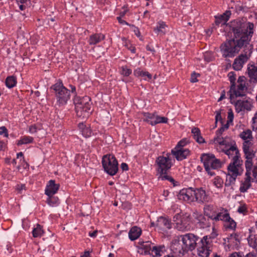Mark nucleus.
Returning a JSON list of instances; mask_svg holds the SVG:
<instances>
[{
    "mask_svg": "<svg viewBox=\"0 0 257 257\" xmlns=\"http://www.w3.org/2000/svg\"><path fill=\"white\" fill-rule=\"evenodd\" d=\"M251 45L249 43L247 36H244L242 38H236L226 41L222 44L220 47V51L222 56L224 58H232L234 57L241 49H245L247 45Z\"/></svg>",
    "mask_w": 257,
    "mask_h": 257,
    "instance_id": "f257e3e1",
    "label": "nucleus"
},
{
    "mask_svg": "<svg viewBox=\"0 0 257 257\" xmlns=\"http://www.w3.org/2000/svg\"><path fill=\"white\" fill-rule=\"evenodd\" d=\"M231 27L235 37L242 38L246 36L248 37L249 42H250L253 33V23L247 22L245 19H237L231 23Z\"/></svg>",
    "mask_w": 257,
    "mask_h": 257,
    "instance_id": "f03ea898",
    "label": "nucleus"
},
{
    "mask_svg": "<svg viewBox=\"0 0 257 257\" xmlns=\"http://www.w3.org/2000/svg\"><path fill=\"white\" fill-rule=\"evenodd\" d=\"M156 163L157 165V170L159 174V179L162 180H168L174 183V179L168 175V172L173 165L171 155L167 154L166 156L158 157Z\"/></svg>",
    "mask_w": 257,
    "mask_h": 257,
    "instance_id": "7ed1b4c3",
    "label": "nucleus"
},
{
    "mask_svg": "<svg viewBox=\"0 0 257 257\" xmlns=\"http://www.w3.org/2000/svg\"><path fill=\"white\" fill-rule=\"evenodd\" d=\"M182 244L175 243L173 249L179 256L183 255L188 250H193L196 245L198 237L192 233H187L181 236Z\"/></svg>",
    "mask_w": 257,
    "mask_h": 257,
    "instance_id": "20e7f679",
    "label": "nucleus"
},
{
    "mask_svg": "<svg viewBox=\"0 0 257 257\" xmlns=\"http://www.w3.org/2000/svg\"><path fill=\"white\" fill-rule=\"evenodd\" d=\"M242 161L241 159L234 160L230 162L227 167V174L225 186H229L235 183L237 176L241 175L243 172Z\"/></svg>",
    "mask_w": 257,
    "mask_h": 257,
    "instance_id": "39448f33",
    "label": "nucleus"
},
{
    "mask_svg": "<svg viewBox=\"0 0 257 257\" xmlns=\"http://www.w3.org/2000/svg\"><path fill=\"white\" fill-rule=\"evenodd\" d=\"M75 110L77 116L86 118L91 112L90 98L85 96L82 98L76 97L74 100Z\"/></svg>",
    "mask_w": 257,
    "mask_h": 257,
    "instance_id": "423d86ee",
    "label": "nucleus"
},
{
    "mask_svg": "<svg viewBox=\"0 0 257 257\" xmlns=\"http://www.w3.org/2000/svg\"><path fill=\"white\" fill-rule=\"evenodd\" d=\"M55 94L56 105L61 107L66 105L70 98V91L63 86L62 82L59 81L51 87Z\"/></svg>",
    "mask_w": 257,
    "mask_h": 257,
    "instance_id": "0eeeda50",
    "label": "nucleus"
},
{
    "mask_svg": "<svg viewBox=\"0 0 257 257\" xmlns=\"http://www.w3.org/2000/svg\"><path fill=\"white\" fill-rule=\"evenodd\" d=\"M201 161L203 163L204 168L208 174L210 176H213L215 173L211 171V169H217L222 166V162L216 159L214 155L204 154L201 156Z\"/></svg>",
    "mask_w": 257,
    "mask_h": 257,
    "instance_id": "6e6552de",
    "label": "nucleus"
},
{
    "mask_svg": "<svg viewBox=\"0 0 257 257\" xmlns=\"http://www.w3.org/2000/svg\"><path fill=\"white\" fill-rule=\"evenodd\" d=\"M242 150L246 159L244 163L245 168H253L252 159L254 158L256 152L253 142H243Z\"/></svg>",
    "mask_w": 257,
    "mask_h": 257,
    "instance_id": "1a4fd4ad",
    "label": "nucleus"
},
{
    "mask_svg": "<svg viewBox=\"0 0 257 257\" xmlns=\"http://www.w3.org/2000/svg\"><path fill=\"white\" fill-rule=\"evenodd\" d=\"M246 90V78L243 76H239L237 80V86L235 85L230 86L229 93L231 103H233L232 99L235 97L245 95Z\"/></svg>",
    "mask_w": 257,
    "mask_h": 257,
    "instance_id": "9d476101",
    "label": "nucleus"
},
{
    "mask_svg": "<svg viewBox=\"0 0 257 257\" xmlns=\"http://www.w3.org/2000/svg\"><path fill=\"white\" fill-rule=\"evenodd\" d=\"M102 166L104 171L109 175L113 176L118 171V163L113 155H106L102 159Z\"/></svg>",
    "mask_w": 257,
    "mask_h": 257,
    "instance_id": "9b49d317",
    "label": "nucleus"
},
{
    "mask_svg": "<svg viewBox=\"0 0 257 257\" xmlns=\"http://www.w3.org/2000/svg\"><path fill=\"white\" fill-rule=\"evenodd\" d=\"M252 48L251 44L247 45V48L243 49V53L234 59L232 64V67L234 70L238 71L242 69L251 56Z\"/></svg>",
    "mask_w": 257,
    "mask_h": 257,
    "instance_id": "f8f14e48",
    "label": "nucleus"
},
{
    "mask_svg": "<svg viewBox=\"0 0 257 257\" xmlns=\"http://www.w3.org/2000/svg\"><path fill=\"white\" fill-rule=\"evenodd\" d=\"M210 237L205 236L198 243L197 254L199 257H208L211 251Z\"/></svg>",
    "mask_w": 257,
    "mask_h": 257,
    "instance_id": "ddd939ff",
    "label": "nucleus"
},
{
    "mask_svg": "<svg viewBox=\"0 0 257 257\" xmlns=\"http://www.w3.org/2000/svg\"><path fill=\"white\" fill-rule=\"evenodd\" d=\"M246 172L245 173V178L244 180L241 181L239 187V191L241 193H244L247 192L251 186V182L252 180L251 178V175L255 178L256 177V174L255 171V168H245Z\"/></svg>",
    "mask_w": 257,
    "mask_h": 257,
    "instance_id": "4468645a",
    "label": "nucleus"
},
{
    "mask_svg": "<svg viewBox=\"0 0 257 257\" xmlns=\"http://www.w3.org/2000/svg\"><path fill=\"white\" fill-rule=\"evenodd\" d=\"M176 223V228L180 231H185L190 229V219L188 216L181 217L179 214H176L173 218Z\"/></svg>",
    "mask_w": 257,
    "mask_h": 257,
    "instance_id": "2eb2a0df",
    "label": "nucleus"
},
{
    "mask_svg": "<svg viewBox=\"0 0 257 257\" xmlns=\"http://www.w3.org/2000/svg\"><path fill=\"white\" fill-rule=\"evenodd\" d=\"M194 201L199 203L208 202L210 200V197L208 192L203 187L194 189Z\"/></svg>",
    "mask_w": 257,
    "mask_h": 257,
    "instance_id": "dca6fc26",
    "label": "nucleus"
},
{
    "mask_svg": "<svg viewBox=\"0 0 257 257\" xmlns=\"http://www.w3.org/2000/svg\"><path fill=\"white\" fill-rule=\"evenodd\" d=\"M233 103L234 104L236 111L238 113L244 112L245 111H250L253 107L252 100L250 99H239L235 101L232 99Z\"/></svg>",
    "mask_w": 257,
    "mask_h": 257,
    "instance_id": "f3484780",
    "label": "nucleus"
},
{
    "mask_svg": "<svg viewBox=\"0 0 257 257\" xmlns=\"http://www.w3.org/2000/svg\"><path fill=\"white\" fill-rule=\"evenodd\" d=\"M194 189L189 188L182 189L179 194V198L188 202H194Z\"/></svg>",
    "mask_w": 257,
    "mask_h": 257,
    "instance_id": "a211bd4d",
    "label": "nucleus"
},
{
    "mask_svg": "<svg viewBox=\"0 0 257 257\" xmlns=\"http://www.w3.org/2000/svg\"><path fill=\"white\" fill-rule=\"evenodd\" d=\"M222 151L228 156L229 158H231V161L241 159L239 151L235 144L230 146L228 149L223 150Z\"/></svg>",
    "mask_w": 257,
    "mask_h": 257,
    "instance_id": "6ab92c4d",
    "label": "nucleus"
},
{
    "mask_svg": "<svg viewBox=\"0 0 257 257\" xmlns=\"http://www.w3.org/2000/svg\"><path fill=\"white\" fill-rule=\"evenodd\" d=\"M60 187L59 184L55 183L54 180H50L45 189V194L48 196H52L56 194Z\"/></svg>",
    "mask_w": 257,
    "mask_h": 257,
    "instance_id": "aec40b11",
    "label": "nucleus"
},
{
    "mask_svg": "<svg viewBox=\"0 0 257 257\" xmlns=\"http://www.w3.org/2000/svg\"><path fill=\"white\" fill-rule=\"evenodd\" d=\"M231 13L229 11H226L225 13L221 15L215 16V24L217 26H222L226 24L228 21Z\"/></svg>",
    "mask_w": 257,
    "mask_h": 257,
    "instance_id": "412c9836",
    "label": "nucleus"
},
{
    "mask_svg": "<svg viewBox=\"0 0 257 257\" xmlns=\"http://www.w3.org/2000/svg\"><path fill=\"white\" fill-rule=\"evenodd\" d=\"M210 219L215 221L221 220L224 222L227 219H229V214L227 210L222 209L216 215L212 214Z\"/></svg>",
    "mask_w": 257,
    "mask_h": 257,
    "instance_id": "4be33fe9",
    "label": "nucleus"
},
{
    "mask_svg": "<svg viewBox=\"0 0 257 257\" xmlns=\"http://www.w3.org/2000/svg\"><path fill=\"white\" fill-rule=\"evenodd\" d=\"M171 153L178 161H181L185 159L189 155L190 151L187 149H173Z\"/></svg>",
    "mask_w": 257,
    "mask_h": 257,
    "instance_id": "5701e85b",
    "label": "nucleus"
},
{
    "mask_svg": "<svg viewBox=\"0 0 257 257\" xmlns=\"http://www.w3.org/2000/svg\"><path fill=\"white\" fill-rule=\"evenodd\" d=\"M247 74L251 81L257 82V66L256 64H248Z\"/></svg>",
    "mask_w": 257,
    "mask_h": 257,
    "instance_id": "b1692460",
    "label": "nucleus"
},
{
    "mask_svg": "<svg viewBox=\"0 0 257 257\" xmlns=\"http://www.w3.org/2000/svg\"><path fill=\"white\" fill-rule=\"evenodd\" d=\"M157 225L162 229H169L172 227L171 220L163 216H161L158 218Z\"/></svg>",
    "mask_w": 257,
    "mask_h": 257,
    "instance_id": "393cba45",
    "label": "nucleus"
},
{
    "mask_svg": "<svg viewBox=\"0 0 257 257\" xmlns=\"http://www.w3.org/2000/svg\"><path fill=\"white\" fill-rule=\"evenodd\" d=\"M78 127L81 132L82 135L85 138L91 136V130L90 128L89 124H85L83 122L78 124Z\"/></svg>",
    "mask_w": 257,
    "mask_h": 257,
    "instance_id": "a878e982",
    "label": "nucleus"
},
{
    "mask_svg": "<svg viewBox=\"0 0 257 257\" xmlns=\"http://www.w3.org/2000/svg\"><path fill=\"white\" fill-rule=\"evenodd\" d=\"M142 230L137 226L133 227L128 232V236L131 240H135L141 235Z\"/></svg>",
    "mask_w": 257,
    "mask_h": 257,
    "instance_id": "bb28decb",
    "label": "nucleus"
},
{
    "mask_svg": "<svg viewBox=\"0 0 257 257\" xmlns=\"http://www.w3.org/2000/svg\"><path fill=\"white\" fill-rule=\"evenodd\" d=\"M134 74L136 77H142L145 80H147V78L149 80L152 79V75L151 74H150L147 71H143L140 68H138L134 70Z\"/></svg>",
    "mask_w": 257,
    "mask_h": 257,
    "instance_id": "cd10ccee",
    "label": "nucleus"
},
{
    "mask_svg": "<svg viewBox=\"0 0 257 257\" xmlns=\"http://www.w3.org/2000/svg\"><path fill=\"white\" fill-rule=\"evenodd\" d=\"M197 223L201 228H206L210 226V222L208 219H207L202 214L198 215L196 217Z\"/></svg>",
    "mask_w": 257,
    "mask_h": 257,
    "instance_id": "c85d7f7f",
    "label": "nucleus"
},
{
    "mask_svg": "<svg viewBox=\"0 0 257 257\" xmlns=\"http://www.w3.org/2000/svg\"><path fill=\"white\" fill-rule=\"evenodd\" d=\"M104 39V36L101 34H95L91 35L88 40V43L90 45H94L99 43Z\"/></svg>",
    "mask_w": 257,
    "mask_h": 257,
    "instance_id": "c756f323",
    "label": "nucleus"
},
{
    "mask_svg": "<svg viewBox=\"0 0 257 257\" xmlns=\"http://www.w3.org/2000/svg\"><path fill=\"white\" fill-rule=\"evenodd\" d=\"M239 137L243 140V142L248 141L253 142V137L251 131L247 129L241 132L239 135Z\"/></svg>",
    "mask_w": 257,
    "mask_h": 257,
    "instance_id": "7c9ffc66",
    "label": "nucleus"
},
{
    "mask_svg": "<svg viewBox=\"0 0 257 257\" xmlns=\"http://www.w3.org/2000/svg\"><path fill=\"white\" fill-rule=\"evenodd\" d=\"M191 133L193 134L194 139L197 143L201 144L205 142L204 139L201 136L200 131L198 127H193L191 130Z\"/></svg>",
    "mask_w": 257,
    "mask_h": 257,
    "instance_id": "2f4dec72",
    "label": "nucleus"
},
{
    "mask_svg": "<svg viewBox=\"0 0 257 257\" xmlns=\"http://www.w3.org/2000/svg\"><path fill=\"white\" fill-rule=\"evenodd\" d=\"M164 250V245L153 246L151 254L155 257L160 256L162 255Z\"/></svg>",
    "mask_w": 257,
    "mask_h": 257,
    "instance_id": "473e14b6",
    "label": "nucleus"
},
{
    "mask_svg": "<svg viewBox=\"0 0 257 257\" xmlns=\"http://www.w3.org/2000/svg\"><path fill=\"white\" fill-rule=\"evenodd\" d=\"M141 245V249L144 250V253L151 254L153 246L150 241L143 242Z\"/></svg>",
    "mask_w": 257,
    "mask_h": 257,
    "instance_id": "72a5a7b5",
    "label": "nucleus"
},
{
    "mask_svg": "<svg viewBox=\"0 0 257 257\" xmlns=\"http://www.w3.org/2000/svg\"><path fill=\"white\" fill-rule=\"evenodd\" d=\"M167 27L166 25L164 22H159L157 27L154 29V31L158 34H162L163 35L165 33V28Z\"/></svg>",
    "mask_w": 257,
    "mask_h": 257,
    "instance_id": "f704fd0d",
    "label": "nucleus"
},
{
    "mask_svg": "<svg viewBox=\"0 0 257 257\" xmlns=\"http://www.w3.org/2000/svg\"><path fill=\"white\" fill-rule=\"evenodd\" d=\"M156 113H151L149 112H144L143 113V119L144 121L148 122L151 125H154L152 124L153 120H155Z\"/></svg>",
    "mask_w": 257,
    "mask_h": 257,
    "instance_id": "c9c22d12",
    "label": "nucleus"
},
{
    "mask_svg": "<svg viewBox=\"0 0 257 257\" xmlns=\"http://www.w3.org/2000/svg\"><path fill=\"white\" fill-rule=\"evenodd\" d=\"M224 226L226 229L235 230L236 227V223L234 220L229 216V219H227V220H225L224 222Z\"/></svg>",
    "mask_w": 257,
    "mask_h": 257,
    "instance_id": "e433bc0d",
    "label": "nucleus"
},
{
    "mask_svg": "<svg viewBox=\"0 0 257 257\" xmlns=\"http://www.w3.org/2000/svg\"><path fill=\"white\" fill-rule=\"evenodd\" d=\"M247 240L249 246L255 249L257 252V235H250L247 238Z\"/></svg>",
    "mask_w": 257,
    "mask_h": 257,
    "instance_id": "4c0bfd02",
    "label": "nucleus"
},
{
    "mask_svg": "<svg viewBox=\"0 0 257 257\" xmlns=\"http://www.w3.org/2000/svg\"><path fill=\"white\" fill-rule=\"evenodd\" d=\"M33 140L34 139L32 137L24 136L18 141L17 144L18 146H21L24 144H31L33 142Z\"/></svg>",
    "mask_w": 257,
    "mask_h": 257,
    "instance_id": "58836bf2",
    "label": "nucleus"
},
{
    "mask_svg": "<svg viewBox=\"0 0 257 257\" xmlns=\"http://www.w3.org/2000/svg\"><path fill=\"white\" fill-rule=\"evenodd\" d=\"M16 83V78L13 76H8L6 79V85L8 88H11L14 87Z\"/></svg>",
    "mask_w": 257,
    "mask_h": 257,
    "instance_id": "ea45409f",
    "label": "nucleus"
},
{
    "mask_svg": "<svg viewBox=\"0 0 257 257\" xmlns=\"http://www.w3.org/2000/svg\"><path fill=\"white\" fill-rule=\"evenodd\" d=\"M44 232L40 224H37L36 227H35L32 231L33 236L34 237H38L41 236L43 234Z\"/></svg>",
    "mask_w": 257,
    "mask_h": 257,
    "instance_id": "a19ab883",
    "label": "nucleus"
},
{
    "mask_svg": "<svg viewBox=\"0 0 257 257\" xmlns=\"http://www.w3.org/2000/svg\"><path fill=\"white\" fill-rule=\"evenodd\" d=\"M168 120V119L167 117L164 116H160L156 113L155 120H153L152 124H154V125H155L160 123H167Z\"/></svg>",
    "mask_w": 257,
    "mask_h": 257,
    "instance_id": "79ce46f5",
    "label": "nucleus"
},
{
    "mask_svg": "<svg viewBox=\"0 0 257 257\" xmlns=\"http://www.w3.org/2000/svg\"><path fill=\"white\" fill-rule=\"evenodd\" d=\"M47 202L51 206H56L58 204L59 199L57 197H54L53 196H48Z\"/></svg>",
    "mask_w": 257,
    "mask_h": 257,
    "instance_id": "37998d69",
    "label": "nucleus"
},
{
    "mask_svg": "<svg viewBox=\"0 0 257 257\" xmlns=\"http://www.w3.org/2000/svg\"><path fill=\"white\" fill-rule=\"evenodd\" d=\"M214 142L220 145H226V141L220 135H216V137L214 139Z\"/></svg>",
    "mask_w": 257,
    "mask_h": 257,
    "instance_id": "c03bdc74",
    "label": "nucleus"
},
{
    "mask_svg": "<svg viewBox=\"0 0 257 257\" xmlns=\"http://www.w3.org/2000/svg\"><path fill=\"white\" fill-rule=\"evenodd\" d=\"M223 183V182L222 179L218 176L215 177L213 179V184L218 188H220L222 187Z\"/></svg>",
    "mask_w": 257,
    "mask_h": 257,
    "instance_id": "a18cd8bd",
    "label": "nucleus"
},
{
    "mask_svg": "<svg viewBox=\"0 0 257 257\" xmlns=\"http://www.w3.org/2000/svg\"><path fill=\"white\" fill-rule=\"evenodd\" d=\"M132 72V70L128 68L126 66H122L121 68V74L123 76H128Z\"/></svg>",
    "mask_w": 257,
    "mask_h": 257,
    "instance_id": "49530a36",
    "label": "nucleus"
},
{
    "mask_svg": "<svg viewBox=\"0 0 257 257\" xmlns=\"http://www.w3.org/2000/svg\"><path fill=\"white\" fill-rule=\"evenodd\" d=\"M213 206L211 205H205L204 207V210L205 214L209 218H210V216L212 215L210 214L209 211H211L213 209Z\"/></svg>",
    "mask_w": 257,
    "mask_h": 257,
    "instance_id": "de8ad7c7",
    "label": "nucleus"
},
{
    "mask_svg": "<svg viewBox=\"0 0 257 257\" xmlns=\"http://www.w3.org/2000/svg\"><path fill=\"white\" fill-rule=\"evenodd\" d=\"M252 127L253 131L257 132V111L252 118Z\"/></svg>",
    "mask_w": 257,
    "mask_h": 257,
    "instance_id": "09e8293b",
    "label": "nucleus"
},
{
    "mask_svg": "<svg viewBox=\"0 0 257 257\" xmlns=\"http://www.w3.org/2000/svg\"><path fill=\"white\" fill-rule=\"evenodd\" d=\"M228 77L229 78V80L231 83V86L233 85H235V74L233 72H230L228 74Z\"/></svg>",
    "mask_w": 257,
    "mask_h": 257,
    "instance_id": "8fccbe9b",
    "label": "nucleus"
},
{
    "mask_svg": "<svg viewBox=\"0 0 257 257\" xmlns=\"http://www.w3.org/2000/svg\"><path fill=\"white\" fill-rule=\"evenodd\" d=\"M186 144V140L183 139L178 143L177 146L174 149H184L183 147H184Z\"/></svg>",
    "mask_w": 257,
    "mask_h": 257,
    "instance_id": "3c124183",
    "label": "nucleus"
},
{
    "mask_svg": "<svg viewBox=\"0 0 257 257\" xmlns=\"http://www.w3.org/2000/svg\"><path fill=\"white\" fill-rule=\"evenodd\" d=\"M16 190L18 191L19 193H22V191L23 190H26L25 184H21L17 185V186H16Z\"/></svg>",
    "mask_w": 257,
    "mask_h": 257,
    "instance_id": "603ef678",
    "label": "nucleus"
},
{
    "mask_svg": "<svg viewBox=\"0 0 257 257\" xmlns=\"http://www.w3.org/2000/svg\"><path fill=\"white\" fill-rule=\"evenodd\" d=\"M199 76V74L193 73L191 74L190 81L192 83H195L198 81L197 77Z\"/></svg>",
    "mask_w": 257,
    "mask_h": 257,
    "instance_id": "864d4df0",
    "label": "nucleus"
},
{
    "mask_svg": "<svg viewBox=\"0 0 257 257\" xmlns=\"http://www.w3.org/2000/svg\"><path fill=\"white\" fill-rule=\"evenodd\" d=\"M233 113L231 110H229V111L228 112V115H227V122L231 123L233 119Z\"/></svg>",
    "mask_w": 257,
    "mask_h": 257,
    "instance_id": "5fc2aeb1",
    "label": "nucleus"
},
{
    "mask_svg": "<svg viewBox=\"0 0 257 257\" xmlns=\"http://www.w3.org/2000/svg\"><path fill=\"white\" fill-rule=\"evenodd\" d=\"M230 239H233L236 241V243L239 242L240 239L239 235L237 233H232L230 235Z\"/></svg>",
    "mask_w": 257,
    "mask_h": 257,
    "instance_id": "6e6d98bb",
    "label": "nucleus"
},
{
    "mask_svg": "<svg viewBox=\"0 0 257 257\" xmlns=\"http://www.w3.org/2000/svg\"><path fill=\"white\" fill-rule=\"evenodd\" d=\"M237 211L240 213H244L246 211V207L245 205H241L237 209Z\"/></svg>",
    "mask_w": 257,
    "mask_h": 257,
    "instance_id": "4d7b16f0",
    "label": "nucleus"
},
{
    "mask_svg": "<svg viewBox=\"0 0 257 257\" xmlns=\"http://www.w3.org/2000/svg\"><path fill=\"white\" fill-rule=\"evenodd\" d=\"M218 120H220L221 121V122L222 123V118H221V113L220 112H217V113H216V115L215 116V122H216V123H217V122Z\"/></svg>",
    "mask_w": 257,
    "mask_h": 257,
    "instance_id": "13d9d810",
    "label": "nucleus"
},
{
    "mask_svg": "<svg viewBox=\"0 0 257 257\" xmlns=\"http://www.w3.org/2000/svg\"><path fill=\"white\" fill-rule=\"evenodd\" d=\"M120 168L123 171H127L128 169V165L125 163L121 164Z\"/></svg>",
    "mask_w": 257,
    "mask_h": 257,
    "instance_id": "bf43d9fd",
    "label": "nucleus"
},
{
    "mask_svg": "<svg viewBox=\"0 0 257 257\" xmlns=\"http://www.w3.org/2000/svg\"><path fill=\"white\" fill-rule=\"evenodd\" d=\"M29 132L31 133H35L37 132V128L35 125H31L29 127Z\"/></svg>",
    "mask_w": 257,
    "mask_h": 257,
    "instance_id": "052dcab7",
    "label": "nucleus"
},
{
    "mask_svg": "<svg viewBox=\"0 0 257 257\" xmlns=\"http://www.w3.org/2000/svg\"><path fill=\"white\" fill-rule=\"evenodd\" d=\"M121 18L122 17H117V20H118V22L120 24H123V25H128V23L126 22H125V21L122 20Z\"/></svg>",
    "mask_w": 257,
    "mask_h": 257,
    "instance_id": "680f3d73",
    "label": "nucleus"
},
{
    "mask_svg": "<svg viewBox=\"0 0 257 257\" xmlns=\"http://www.w3.org/2000/svg\"><path fill=\"white\" fill-rule=\"evenodd\" d=\"M6 147V143L3 141H0V151L4 150Z\"/></svg>",
    "mask_w": 257,
    "mask_h": 257,
    "instance_id": "e2e57ef3",
    "label": "nucleus"
},
{
    "mask_svg": "<svg viewBox=\"0 0 257 257\" xmlns=\"http://www.w3.org/2000/svg\"><path fill=\"white\" fill-rule=\"evenodd\" d=\"M225 130L223 127H221L217 132H216V135H220L221 136V135L222 134L223 132L225 131Z\"/></svg>",
    "mask_w": 257,
    "mask_h": 257,
    "instance_id": "0e129e2a",
    "label": "nucleus"
},
{
    "mask_svg": "<svg viewBox=\"0 0 257 257\" xmlns=\"http://www.w3.org/2000/svg\"><path fill=\"white\" fill-rule=\"evenodd\" d=\"M97 230H95V231H93V232H89V235L91 237H95L97 235Z\"/></svg>",
    "mask_w": 257,
    "mask_h": 257,
    "instance_id": "69168bd1",
    "label": "nucleus"
},
{
    "mask_svg": "<svg viewBox=\"0 0 257 257\" xmlns=\"http://www.w3.org/2000/svg\"><path fill=\"white\" fill-rule=\"evenodd\" d=\"M228 257H241V256L239 255V253L234 252L230 254Z\"/></svg>",
    "mask_w": 257,
    "mask_h": 257,
    "instance_id": "338daca9",
    "label": "nucleus"
},
{
    "mask_svg": "<svg viewBox=\"0 0 257 257\" xmlns=\"http://www.w3.org/2000/svg\"><path fill=\"white\" fill-rule=\"evenodd\" d=\"M80 257H90L89 252L88 251H85L83 254L81 255Z\"/></svg>",
    "mask_w": 257,
    "mask_h": 257,
    "instance_id": "774afa93",
    "label": "nucleus"
}]
</instances>
